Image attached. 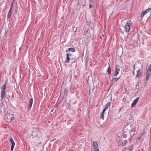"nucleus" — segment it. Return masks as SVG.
<instances>
[{"mask_svg":"<svg viewBox=\"0 0 151 151\" xmlns=\"http://www.w3.org/2000/svg\"><path fill=\"white\" fill-rule=\"evenodd\" d=\"M147 70L151 71V67H149Z\"/></svg>","mask_w":151,"mask_h":151,"instance_id":"obj_28","label":"nucleus"},{"mask_svg":"<svg viewBox=\"0 0 151 151\" xmlns=\"http://www.w3.org/2000/svg\"><path fill=\"white\" fill-rule=\"evenodd\" d=\"M93 149L95 151H99V148L98 143L96 141H93Z\"/></svg>","mask_w":151,"mask_h":151,"instance_id":"obj_5","label":"nucleus"},{"mask_svg":"<svg viewBox=\"0 0 151 151\" xmlns=\"http://www.w3.org/2000/svg\"><path fill=\"white\" fill-rule=\"evenodd\" d=\"M56 140V139L54 138L53 140H52L51 141V142H52V141H54Z\"/></svg>","mask_w":151,"mask_h":151,"instance_id":"obj_32","label":"nucleus"},{"mask_svg":"<svg viewBox=\"0 0 151 151\" xmlns=\"http://www.w3.org/2000/svg\"><path fill=\"white\" fill-rule=\"evenodd\" d=\"M54 108H52V110H51V111H51V112H53V111H54Z\"/></svg>","mask_w":151,"mask_h":151,"instance_id":"obj_33","label":"nucleus"},{"mask_svg":"<svg viewBox=\"0 0 151 151\" xmlns=\"http://www.w3.org/2000/svg\"><path fill=\"white\" fill-rule=\"evenodd\" d=\"M33 98H31L29 101V104L28 105V106L27 107V109L28 111H29L32 107V106L33 103Z\"/></svg>","mask_w":151,"mask_h":151,"instance_id":"obj_8","label":"nucleus"},{"mask_svg":"<svg viewBox=\"0 0 151 151\" xmlns=\"http://www.w3.org/2000/svg\"><path fill=\"white\" fill-rule=\"evenodd\" d=\"M134 67H135V65H134Z\"/></svg>","mask_w":151,"mask_h":151,"instance_id":"obj_38","label":"nucleus"},{"mask_svg":"<svg viewBox=\"0 0 151 151\" xmlns=\"http://www.w3.org/2000/svg\"><path fill=\"white\" fill-rule=\"evenodd\" d=\"M71 51L72 52H74L76 51V50L74 48L70 47L67 49L66 51V52H69L70 51Z\"/></svg>","mask_w":151,"mask_h":151,"instance_id":"obj_14","label":"nucleus"},{"mask_svg":"<svg viewBox=\"0 0 151 151\" xmlns=\"http://www.w3.org/2000/svg\"><path fill=\"white\" fill-rule=\"evenodd\" d=\"M141 136H142V134H139V136L137 138V139L139 140V139H140V138H141Z\"/></svg>","mask_w":151,"mask_h":151,"instance_id":"obj_27","label":"nucleus"},{"mask_svg":"<svg viewBox=\"0 0 151 151\" xmlns=\"http://www.w3.org/2000/svg\"><path fill=\"white\" fill-rule=\"evenodd\" d=\"M12 11H9L7 15V19H9L10 18L12 13Z\"/></svg>","mask_w":151,"mask_h":151,"instance_id":"obj_16","label":"nucleus"},{"mask_svg":"<svg viewBox=\"0 0 151 151\" xmlns=\"http://www.w3.org/2000/svg\"><path fill=\"white\" fill-rule=\"evenodd\" d=\"M110 102H108L105 104L104 107L107 109L110 106Z\"/></svg>","mask_w":151,"mask_h":151,"instance_id":"obj_21","label":"nucleus"},{"mask_svg":"<svg viewBox=\"0 0 151 151\" xmlns=\"http://www.w3.org/2000/svg\"><path fill=\"white\" fill-rule=\"evenodd\" d=\"M70 58L69 56H68V53H66V59L65 60V63H68L69 62Z\"/></svg>","mask_w":151,"mask_h":151,"instance_id":"obj_17","label":"nucleus"},{"mask_svg":"<svg viewBox=\"0 0 151 151\" xmlns=\"http://www.w3.org/2000/svg\"><path fill=\"white\" fill-rule=\"evenodd\" d=\"M77 29V27H74L73 29V31L74 32H76Z\"/></svg>","mask_w":151,"mask_h":151,"instance_id":"obj_23","label":"nucleus"},{"mask_svg":"<svg viewBox=\"0 0 151 151\" xmlns=\"http://www.w3.org/2000/svg\"><path fill=\"white\" fill-rule=\"evenodd\" d=\"M131 24V20H129L127 21V23L124 27V29H125L126 32H128L129 31L130 26Z\"/></svg>","mask_w":151,"mask_h":151,"instance_id":"obj_3","label":"nucleus"},{"mask_svg":"<svg viewBox=\"0 0 151 151\" xmlns=\"http://www.w3.org/2000/svg\"><path fill=\"white\" fill-rule=\"evenodd\" d=\"M146 74H151V71L147 70L146 72Z\"/></svg>","mask_w":151,"mask_h":151,"instance_id":"obj_26","label":"nucleus"},{"mask_svg":"<svg viewBox=\"0 0 151 151\" xmlns=\"http://www.w3.org/2000/svg\"><path fill=\"white\" fill-rule=\"evenodd\" d=\"M68 56H71L72 55L70 53H68Z\"/></svg>","mask_w":151,"mask_h":151,"instance_id":"obj_34","label":"nucleus"},{"mask_svg":"<svg viewBox=\"0 0 151 151\" xmlns=\"http://www.w3.org/2000/svg\"><path fill=\"white\" fill-rule=\"evenodd\" d=\"M143 150V149L142 150V151Z\"/></svg>","mask_w":151,"mask_h":151,"instance_id":"obj_40","label":"nucleus"},{"mask_svg":"<svg viewBox=\"0 0 151 151\" xmlns=\"http://www.w3.org/2000/svg\"><path fill=\"white\" fill-rule=\"evenodd\" d=\"M119 78H112V80L111 81V84H113V83H115L117 81L119 80Z\"/></svg>","mask_w":151,"mask_h":151,"instance_id":"obj_12","label":"nucleus"},{"mask_svg":"<svg viewBox=\"0 0 151 151\" xmlns=\"http://www.w3.org/2000/svg\"><path fill=\"white\" fill-rule=\"evenodd\" d=\"M68 93V91L67 90L65 89L64 91V95H65V96H67V95Z\"/></svg>","mask_w":151,"mask_h":151,"instance_id":"obj_22","label":"nucleus"},{"mask_svg":"<svg viewBox=\"0 0 151 151\" xmlns=\"http://www.w3.org/2000/svg\"><path fill=\"white\" fill-rule=\"evenodd\" d=\"M109 66L108 67V69L107 70V72H108L109 75H110L111 73V70L110 68V65L109 63Z\"/></svg>","mask_w":151,"mask_h":151,"instance_id":"obj_15","label":"nucleus"},{"mask_svg":"<svg viewBox=\"0 0 151 151\" xmlns=\"http://www.w3.org/2000/svg\"><path fill=\"white\" fill-rule=\"evenodd\" d=\"M40 73H39L37 75L38 77H40Z\"/></svg>","mask_w":151,"mask_h":151,"instance_id":"obj_36","label":"nucleus"},{"mask_svg":"<svg viewBox=\"0 0 151 151\" xmlns=\"http://www.w3.org/2000/svg\"><path fill=\"white\" fill-rule=\"evenodd\" d=\"M150 76L146 75V80L147 81L149 78Z\"/></svg>","mask_w":151,"mask_h":151,"instance_id":"obj_24","label":"nucleus"},{"mask_svg":"<svg viewBox=\"0 0 151 151\" xmlns=\"http://www.w3.org/2000/svg\"><path fill=\"white\" fill-rule=\"evenodd\" d=\"M123 135V138L127 139L128 140H129L130 141H131V139L129 137H131L130 134V132L128 133H126L125 132H124V133Z\"/></svg>","mask_w":151,"mask_h":151,"instance_id":"obj_4","label":"nucleus"},{"mask_svg":"<svg viewBox=\"0 0 151 151\" xmlns=\"http://www.w3.org/2000/svg\"><path fill=\"white\" fill-rule=\"evenodd\" d=\"M151 10V8H149L147 9L141 15V17L142 18L145 14H146L147 12H150Z\"/></svg>","mask_w":151,"mask_h":151,"instance_id":"obj_9","label":"nucleus"},{"mask_svg":"<svg viewBox=\"0 0 151 151\" xmlns=\"http://www.w3.org/2000/svg\"><path fill=\"white\" fill-rule=\"evenodd\" d=\"M133 145H132L128 147L127 150H128V151H132L133 150Z\"/></svg>","mask_w":151,"mask_h":151,"instance_id":"obj_18","label":"nucleus"},{"mask_svg":"<svg viewBox=\"0 0 151 151\" xmlns=\"http://www.w3.org/2000/svg\"><path fill=\"white\" fill-rule=\"evenodd\" d=\"M104 114H101L100 117L101 119H103L104 117Z\"/></svg>","mask_w":151,"mask_h":151,"instance_id":"obj_25","label":"nucleus"},{"mask_svg":"<svg viewBox=\"0 0 151 151\" xmlns=\"http://www.w3.org/2000/svg\"><path fill=\"white\" fill-rule=\"evenodd\" d=\"M10 141L12 144L11 150L12 151L13 150L14 146H15V143L12 138L10 139Z\"/></svg>","mask_w":151,"mask_h":151,"instance_id":"obj_7","label":"nucleus"},{"mask_svg":"<svg viewBox=\"0 0 151 151\" xmlns=\"http://www.w3.org/2000/svg\"><path fill=\"white\" fill-rule=\"evenodd\" d=\"M127 142V140L123 138H119L117 141V143L119 146L123 147L125 145Z\"/></svg>","mask_w":151,"mask_h":151,"instance_id":"obj_1","label":"nucleus"},{"mask_svg":"<svg viewBox=\"0 0 151 151\" xmlns=\"http://www.w3.org/2000/svg\"><path fill=\"white\" fill-rule=\"evenodd\" d=\"M120 71L119 66L116 65L115 67V74L114 76V77H116L119 74V71Z\"/></svg>","mask_w":151,"mask_h":151,"instance_id":"obj_6","label":"nucleus"},{"mask_svg":"<svg viewBox=\"0 0 151 151\" xmlns=\"http://www.w3.org/2000/svg\"><path fill=\"white\" fill-rule=\"evenodd\" d=\"M142 72L140 71V70L139 69L137 71V75L136 78H138V77H140L142 75Z\"/></svg>","mask_w":151,"mask_h":151,"instance_id":"obj_11","label":"nucleus"},{"mask_svg":"<svg viewBox=\"0 0 151 151\" xmlns=\"http://www.w3.org/2000/svg\"><path fill=\"white\" fill-rule=\"evenodd\" d=\"M7 81L1 87V98L3 99L4 97V95L5 93L6 87L7 84Z\"/></svg>","mask_w":151,"mask_h":151,"instance_id":"obj_2","label":"nucleus"},{"mask_svg":"<svg viewBox=\"0 0 151 151\" xmlns=\"http://www.w3.org/2000/svg\"><path fill=\"white\" fill-rule=\"evenodd\" d=\"M8 118L10 119V121H13L14 119V116L13 114H9V116L7 117Z\"/></svg>","mask_w":151,"mask_h":151,"instance_id":"obj_13","label":"nucleus"},{"mask_svg":"<svg viewBox=\"0 0 151 151\" xmlns=\"http://www.w3.org/2000/svg\"><path fill=\"white\" fill-rule=\"evenodd\" d=\"M87 90H88L89 91V92L90 93V89L89 87H87Z\"/></svg>","mask_w":151,"mask_h":151,"instance_id":"obj_29","label":"nucleus"},{"mask_svg":"<svg viewBox=\"0 0 151 151\" xmlns=\"http://www.w3.org/2000/svg\"><path fill=\"white\" fill-rule=\"evenodd\" d=\"M150 75H151V74H147V75H148V76H150Z\"/></svg>","mask_w":151,"mask_h":151,"instance_id":"obj_37","label":"nucleus"},{"mask_svg":"<svg viewBox=\"0 0 151 151\" xmlns=\"http://www.w3.org/2000/svg\"><path fill=\"white\" fill-rule=\"evenodd\" d=\"M82 0H79L77 4V6H78L79 7H80L82 4Z\"/></svg>","mask_w":151,"mask_h":151,"instance_id":"obj_20","label":"nucleus"},{"mask_svg":"<svg viewBox=\"0 0 151 151\" xmlns=\"http://www.w3.org/2000/svg\"><path fill=\"white\" fill-rule=\"evenodd\" d=\"M133 74L134 75V72H133Z\"/></svg>","mask_w":151,"mask_h":151,"instance_id":"obj_39","label":"nucleus"},{"mask_svg":"<svg viewBox=\"0 0 151 151\" xmlns=\"http://www.w3.org/2000/svg\"><path fill=\"white\" fill-rule=\"evenodd\" d=\"M89 8H92L93 6V1L92 0H90L89 1Z\"/></svg>","mask_w":151,"mask_h":151,"instance_id":"obj_19","label":"nucleus"},{"mask_svg":"<svg viewBox=\"0 0 151 151\" xmlns=\"http://www.w3.org/2000/svg\"><path fill=\"white\" fill-rule=\"evenodd\" d=\"M107 109L105 108L104 107V109H103V112H104L105 111H106V109Z\"/></svg>","mask_w":151,"mask_h":151,"instance_id":"obj_31","label":"nucleus"},{"mask_svg":"<svg viewBox=\"0 0 151 151\" xmlns=\"http://www.w3.org/2000/svg\"><path fill=\"white\" fill-rule=\"evenodd\" d=\"M12 5L11 7H10V8L9 9V11H12Z\"/></svg>","mask_w":151,"mask_h":151,"instance_id":"obj_30","label":"nucleus"},{"mask_svg":"<svg viewBox=\"0 0 151 151\" xmlns=\"http://www.w3.org/2000/svg\"><path fill=\"white\" fill-rule=\"evenodd\" d=\"M104 112L102 111V112L101 113V114H104Z\"/></svg>","mask_w":151,"mask_h":151,"instance_id":"obj_35","label":"nucleus"},{"mask_svg":"<svg viewBox=\"0 0 151 151\" xmlns=\"http://www.w3.org/2000/svg\"><path fill=\"white\" fill-rule=\"evenodd\" d=\"M139 98L137 97V98H136L133 101V102L132 103V104H131V107H133L135 105V104H136L137 102L138 99H139Z\"/></svg>","mask_w":151,"mask_h":151,"instance_id":"obj_10","label":"nucleus"}]
</instances>
